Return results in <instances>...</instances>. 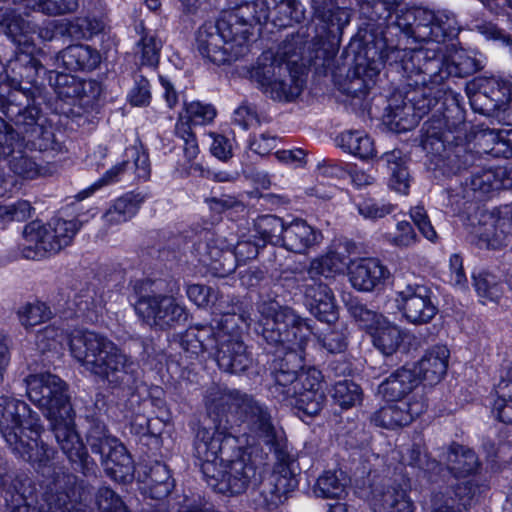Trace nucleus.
Here are the masks:
<instances>
[{
    "label": "nucleus",
    "mask_w": 512,
    "mask_h": 512,
    "mask_svg": "<svg viewBox=\"0 0 512 512\" xmlns=\"http://www.w3.org/2000/svg\"><path fill=\"white\" fill-rule=\"evenodd\" d=\"M80 228L77 219L55 217L47 223L32 221L24 227L20 253L30 260L54 255L72 243Z\"/></svg>",
    "instance_id": "11"
},
{
    "label": "nucleus",
    "mask_w": 512,
    "mask_h": 512,
    "mask_svg": "<svg viewBox=\"0 0 512 512\" xmlns=\"http://www.w3.org/2000/svg\"><path fill=\"white\" fill-rule=\"evenodd\" d=\"M353 246L349 242L334 244L326 254L314 258L303 278L316 283L321 278H330L348 269Z\"/></svg>",
    "instance_id": "26"
},
{
    "label": "nucleus",
    "mask_w": 512,
    "mask_h": 512,
    "mask_svg": "<svg viewBox=\"0 0 512 512\" xmlns=\"http://www.w3.org/2000/svg\"><path fill=\"white\" fill-rule=\"evenodd\" d=\"M472 277L475 290L483 304L497 302L501 298L502 285L495 275L481 270L478 273H473Z\"/></svg>",
    "instance_id": "43"
},
{
    "label": "nucleus",
    "mask_w": 512,
    "mask_h": 512,
    "mask_svg": "<svg viewBox=\"0 0 512 512\" xmlns=\"http://www.w3.org/2000/svg\"><path fill=\"white\" fill-rule=\"evenodd\" d=\"M33 51L34 47L21 50L14 59L8 61L3 71H1L12 89L37 90L31 102L41 96V87L37 83V78L40 71L44 70L40 61L33 56Z\"/></svg>",
    "instance_id": "23"
},
{
    "label": "nucleus",
    "mask_w": 512,
    "mask_h": 512,
    "mask_svg": "<svg viewBox=\"0 0 512 512\" xmlns=\"http://www.w3.org/2000/svg\"><path fill=\"white\" fill-rule=\"evenodd\" d=\"M251 238V235L248 238L243 235L237 241L235 237L210 240L199 247L202 250L200 261L214 270H221L223 274L231 273L235 269V262H245L256 257L260 243L256 239L252 243Z\"/></svg>",
    "instance_id": "17"
},
{
    "label": "nucleus",
    "mask_w": 512,
    "mask_h": 512,
    "mask_svg": "<svg viewBox=\"0 0 512 512\" xmlns=\"http://www.w3.org/2000/svg\"><path fill=\"white\" fill-rule=\"evenodd\" d=\"M396 454L401 456L402 465L419 467L427 472L434 471L438 467V463L436 461L428 459V457L423 454L419 445L414 444L411 447L406 448L405 451H393L391 455L393 459Z\"/></svg>",
    "instance_id": "48"
},
{
    "label": "nucleus",
    "mask_w": 512,
    "mask_h": 512,
    "mask_svg": "<svg viewBox=\"0 0 512 512\" xmlns=\"http://www.w3.org/2000/svg\"><path fill=\"white\" fill-rule=\"evenodd\" d=\"M285 224L283 221L273 215H263L257 218L254 222L251 237L258 239L264 245L269 242L272 244H280L282 242Z\"/></svg>",
    "instance_id": "41"
},
{
    "label": "nucleus",
    "mask_w": 512,
    "mask_h": 512,
    "mask_svg": "<svg viewBox=\"0 0 512 512\" xmlns=\"http://www.w3.org/2000/svg\"><path fill=\"white\" fill-rule=\"evenodd\" d=\"M314 11V37L309 46V60L328 59L337 51V38L350 22V11L334 0H311Z\"/></svg>",
    "instance_id": "13"
},
{
    "label": "nucleus",
    "mask_w": 512,
    "mask_h": 512,
    "mask_svg": "<svg viewBox=\"0 0 512 512\" xmlns=\"http://www.w3.org/2000/svg\"><path fill=\"white\" fill-rule=\"evenodd\" d=\"M196 44L202 57L217 65L237 59L232 57L230 45L226 44V39L222 37L217 23L209 22L203 24L198 29Z\"/></svg>",
    "instance_id": "30"
},
{
    "label": "nucleus",
    "mask_w": 512,
    "mask_h": 512,
    "mask_svg": "<svg viewBox=\"0 0 512 512\" xmlns=\"http://www.w3.org/2000/svg\"><path fill=\"white\" fill-rule=\"evenodd\" d=\"M43 431L39 418L20 400L0 397V432L12 451L23 460L45 466L54 451L41 439Z\"/></svg>",
    "instance_id": "6"
},
{
    "label": "nucleus",
    "mask_w": 512,
    "mask_h": 512,
    "mask_svg": "<svg viewBox=\"0 0 512 512\" xmlns=\"http://www.w3.org/2000/svg\"><path fill=\"white\" fill-rule=\"evenodd\" d=\"M332 396L339 406L349 408L360 402L361 389L354 382L343 380L334 385Z\"/></svg>",
    "instance_id": "50"
},
{
    "label": "nucleus",
    "mask_w": 512,
    "mask_h": 512,
    "mask_svg": "<svg viewBox=\"0 0 512 512\" xmlns=\"http://www.w3.org/2000/svg\"><path fill=\"white\" fill-rule=\"evenodd\" d=\"M300 42L297 36L284 43L276 56L270 51L264 52L250 72L251 79L273 100L290 102L302 92L304 81L293 74L290 68V64L297 62L293 58L298 55L292 47Z\"/></svg>",
    "instance_id": "8"
},
{
    "label": "nucleus",
    "mask_w": 512,
    "mask_h": 512,
    "mask_svg": "<svg viewBox=\"0 0 512 512\" xmlns=\"http://www.w3.org/2000/svg\"><path fill=\"white\" fill-rule=\"evenodd\" d=\"M299 289L304 293L307 308L318 320L332 323L337 319L334 295L322 281L313 283L307 278H302Z\"/></svg>",
    "instance_id": "28"
},
{
    "label": "nucleus",
    "mask_w": 512,
    "mask_h": 512,
    "mask_svg": "<svg viewBox=\"0 0 512 512\" xmlns=\"http://www.w3.org/2000/svg\"><path fill=\"white\" fill-rule=\"evenodd\" d=\"M10 160V167L14 173L26 178H33L37 174V167L34 161L24 156L22 151L16 153Z\"/></svg>",
    "instance_id": "63"
},
{
    "label": "nucleus",
    "mask_w": 512,
    "mask_h": 512,
    "mask_svg": "<svg viewBox=\"0 0 512 512\" xmlns=\"http://www.w3.org/2000/svg\"><path fill=\"white\" fill-rule=\"evenodd\" d=\"M410 217L417 226L419 232L430 242L435 243L438 235L432 226L426 210L423 206L417 205L410 210Z\"/></svg>",
    "instance_id": "60"
},
{
    "label": "nucleus",
    "mask_w": 512,
    "mask_h": 512,
    "mask_svg": "<svg viewBox=\"0 0 512 512\" xmlns=\"http://www.w3.org/2000/svg\"><path fill=\"white\" fill-rule=\"evenodd\" d=\"M387 404L375 412L373 422L375 425L395 429L409 425L416 417L426 410V403L422 396H410L409 399L386 401Z\"/></svg>",
    "instance_id": "25"
},
{
    "label": "nucleus",
    "mask_w": 512,
    "mask_h": 512,
    "mask_svg": "<svg viewBox=\"0 0 512 512\" xmlns=\"http://www.w3.org/2000/svg\"><path fill=\"white\" fill-rule=\"evenodd\" d=\"M187 121L194 125H205L213 121L216 109L211 104L192 101L184 104V113Z\"/></svg>",
    "instance_id": "51"
},
{
    "label": "nucleus",
    "mask_w": 512,
    "mask_h": 512,
    "mask_svg": "<svg viewBox=\"0 0 512 512\" xmlns=\"http://www.w3.org/2000/svg\"><path fill=\"white\" fill-rule=\"evenodd\" d=\"M28 398L50 420L56 441L70 462L88 467V454L74 425V414L65 383L51 373L29 375L25 379Z\"/></svg>",
    "instance_id": "5"
},
{
    "label": "nucleus",
    "mask_w": 512,
    "mask_h": 512,
    "mask_svg": "<svg viewBox=\"0 0 512 512\" xmlns=\"http://www.w3.org/2000/svg\"><path fill=\"white\" fill-rule=\"evenodd\" d=\"M298 485L296 477L291 471L283 467L280 471L274 472L261 492L264 504L268 509H273L282 504L288 493L292 492Z\"/></svg>",
    "instance_id": "35"
},
{
    "label": "nucleus",
    "mask_w": 512,
    "mask_h": 512,
    "mask_svg": "<svg viewBox=\"0 0 512 512\" xmlns=\"http://www.w3.org/2000/svg\"><path fill=\"white\" fill-rule=\"evenodd\" d=\"M92 452L101 457L106 473L115 481L127 482L133 477L134 465L121 442L107 434L103 424H95L87 435Z\"/></svg>",
    "instance_id": "16"
},
{
    "label": "nucleus",
    "mask_w": 512,
    "mask_h": 512,
    "mask_svg": "<svg viewBox=\"0 0 512 512\" xmlns=\"http://www.w3.org/2000/svg\"><path fill=\"white\" fill-rule=\"evenodd\" d=\"M207 409L210 423L197 430L194 456L211 488L223 494L242 493L256 471L250 457L237 445L273 446L282 430L264 405L239 391H215L207 400Z\"/></svg>",
    "instance_id": "2"
},
{
    "label": "nucleus",
    "mask_w": 512,
    "mask_h": 512,
    "mask_svg": "<svg viewBox=\"0 0 512 512\" xmlns=\"http://www.w3.org/2000/svg\"><path fill=\"white\" fill-rule=\"evenodd\" d=\"M55 92L60 98H79L83 93V83L77 77L58 73L55 78Z\"/></svg>",
    "instance_id": "53"
},
{
    "label": "nucleus",
    "mask_w": 512,
    "mask_h": 512,
    "mask_svg": "<svg viewBox=\"0 0 512 512\" xmlns=\"http://www.w3.org/2000/svg\"><path fill=\"white\" fill-rule=\"evenodd\" d=\"M78 0H0V25L6 27V35L19 47H34L37 26L21 16V10H38L48 15L74 12Z\"/></svg>",
    "instance_id": "10"
},
{
    "label": "nucleus",
    "mask_w": 512,
    "mask_h": 512,
    "mask_svg": "<svg viewBox=\"0 0 512 512\" xmlns=\"http://www.w3.org/2000/svg\"><path fill=\"white\" fill-rule=\"evenodd\" d=\"M449 272V281L453 286L459 289H465L467 287V277L463 269V260L459 254L450 256Z\"/></svg>",
    "instance_id": "61"
},
{
    "label": "nucleus",
    "mask_w": 512,
    "mask_h": 512,
    "mask_svg": "<svg viewBox=\"0 0 512 512\" xmlns=\"http://www.w3.org/2000/svg\"><path fill=\"white\" fill-rule=\"evenodd\" d=\"M448 470L453 474L451 491L460 504L468 505L484 488L477 472L480 463L475 452L458 444L451 445L445 455Z\"/></svg>",
    "instance_id": "14"
},
{
    "label": "nucleus",
    "mask_w": 512,
    "mask_h": 512,
    "mask_svg": "<svg viewBox=\"0 0 512 512\" xmlns=\"http://www.w3.org/2000/svg\"><path fill=\"white\" fill-rule=\"evenodd\" d=\"M60 501V499H58ZM25 502L22 505L12 507V512H85L82 508V504H71L70 507L65 505L62 507L60 502L51 503L48 498L42 497L41 502L35 500V504Z\"/></svg>",
    "instance_id": "47"
},
{
    "label": "nucleus",
    "mask_w": 512,
    "mask_h": 512,
    "mask_svg": "<svg viewBox=\"0 0 512 512\" xmlns=\"http://www.w3.org/2000/svg\"><path fill=\"white\" fill-rule=\"evenodd\" d=\"M409 483L399 474L394 479H384L373 489L372 506L375 512H413L414 506L407 495Z\"/></svg>",
    "instance_id": "24"
},
{
    "label": "nucleus",
    "mask_w": 512,
    "mask_h": 512,
    "mask_svg": "<svg viewBox=\"0 0 512 512\" xmlns=\"http://www.w3.org/2000/svg\"><path fill=\"white\" fill-rule=\"evenodd\" d=\"M150 98L149 82L145 78L137 80L128 94V100L133 106L148 105Z\"/></svg>",
    "instance_id": "62"
},
{
    "label": "nucleus",
    "mask_w": 512,
    "mask_h": 512,
    "mask_svg": "<svg viewBox=\"0 0 512 512\" xmlns=\"http://www.w3.org/2000/svg\"><path fill=\"white\" fill-rule=\"evenodd\" d=\"M347 270L351 285L359 291H371L390 276L387 267L376 258L350 259Z\"/></svg>",
    "instance_id": "31"
},
{
    "label": "nucleus",
    "mask_w": 512,
    "mask_h": 512,
    "mask_svg": "<svg viewBox=\"0 0 512 512\" xmlns=\"http://www.w3.org/2000/svg\"><path fill=\"white\" fill-rule=\"evenodd\" d=\"M506 185L501 186L493 171L486 170L470 177L469 182L465 183L467 192H495L500 189H508Z\"/></svg>",
    "instance_id": "49"
},
{
    "label": "nucleus",
    "mask_w": 512,
    "mask_h": 512,
    "mask_svg": "<svg viewBox=\"0 0 512 512\" xmlns=\"http://www.w3.org/2000/svg\"><path fill=\"white\" fill-rule=\"evenodd\" d=\"M59 59L70 71L92 70L98 66L101 56L96 49L88 45L77 44L64 49Z\"/></svg>",
    "instance_id": "37"
},
{
    "label": "nucleus",
    "mask_w": 512,
    "mask_h": 512,
    "mask_svg": "<svg viewBox=\"0 0 512 512\" xmlns=\"http://www.w3.org/2000/svg\"><path fill=\"white\" fill-rule=\"evenodd\" d=\"M418 384L416 371L405 365L385 379L378 388V393L386 401L409 399L407 394Z\"/></svg>",
    "instance_id": "34"
},
{
    "label": "nucleus",
    "mask_w": 512,
    "mask_h": 512,
    "mask_svg": "<svg viewBox=\"0 0 512 512\" xmlns=\"http://www.w3.org/2000/svg\"><path fill=\"white\" fill-rule=\"evenodd\" d=\"M314 493L322 498H341L346 491V482L341 471H326L319 476Z\"/></svg>",
    "instance_id": "44"
},
{
    "label": "nucleus",
    "mask_w": 512,
    "mask_h": 512,
    "mask_svg": "<svg viewBox=\"0 0 512 512\" xmlns=\"http://www.w3.org/2000/svg\"><path fill=\"white\" fill-rule=\"evenodd\" d=\"M135 310L147 325L162 330L176 328L183 325L188 319L185 305L171 295L142 296L136 302Z\"/></svg>",
    "instance_id": "18"
},
{
    "label": "nucleus",
    "mask_w": 512,
    "mask_h": 512,
    "mask_svg": "<svg viewBox=\"0 0 512 512\" xmlns=\"http://www.w3.org/2000/svg\"><path fill=\"white\" fill-rule=\"evenodd\" d=\"M395 303L403 317L411 324L429 323L437 314L431 291L423 285H407L396 292Z\"/></svg>",
    "instance_id": "22"
},
{
    "label": "nucleus",
    "mask_w": 512,
    "mask_h": 512,
    "mask_svg": "<svg viewBox=\"0 0 512 512\" xmlns=\"http://www.w3.org/2000/svg\"><path fill=\"white\" fill-rule=\"evenodd\" d=\"M141 194H123L119 196L113 205L104 214L105 224L111 226L126 222L133 217L138 211L140 204L143 202Z\"/></svg>",
    "instance_id": "40"
},
{
    "label": "nucleus",
    "mask_w": 512,
    "mask_h": 512,
    "mask_svg": "<svg viewBox=\"0 0 512 512\" xmlns=\"http://www.w3.org/2000/svg\"><path fill=\"white\" fill-rule=\"evenodd\" d=\"M336 141L342 150L360 159H370L376 155L373 140L364 131H345L337 137Z\"/></svg>",
    "instance_id": "39"
},
{
    "label": "nucleus",
    "mask_w": 512,
    "mask_h": 512,
    "mask_svg": "<svg viewBox=\"0 0 512 512\" xmlns=\"http://www.w3.org/2000/svg\"><path fill=\"white\" fill-rule=\"evenodd\" d=\"M34 207L29 200L19 199L7 204H0V217L13 220L24 221L32 216Z\"/></svg>",
    "instance_id": "57"
},
{
    "label": "nucleus",
    "mask_w": 512,
    "mask_h": 512,
    "mask_svg": "<svg viewBox=\"0 0 512 512\" xmlns=\"http://www.w3.org/2000/svg\"><path fill=\"white\" fill-rule=\"evenodd\" d=\"M37 90L32 89H17L11 88L7 83L4 75L0 72V111L12 121V116L9 114L10 108L16 106L20 110V114L25 108H28L31 100L35 97Z\"/></svg>",
    "instance_id": "38"
},
{
    "label": "nucleus",
    "mask_w": 512,
    "mask_h": 512,
    "mask_svg": "<svg viewBox=\"0 0 512 512\" xmlns=\"http://www.w3.org/2000/svg\"><path fill=\"white\" fill-rule=\"evenodd\" d=\"M65 339H68L71 356L79 365L110 387H124L133 381L132 359L113 341L94 331L75 330L67 337L64 329L49 325L37 332L35 345L41 353L59 352Z\"/></svg>",
    "instance_id": "4"
},
{
    "label": "nucleus",
    "mask_w": 512,
    "mask_h": 512,
    "mask_svg": "<svg viewBox=\"0 0 512 512\" xmlns=\"http://www.w3.org/2000/svg\"><path fill=\"white\" fill-rule=\"evenodd\" d=\"M258 312L260 316L255 330L262 334L267 343L277 346L278 353L287 351V362L291 361L290 358L301 360L313 333L307 320L275 301L259 304Z\"/></svg>",
    "instance_id": "7"
},
{
    "label": "nucleus",
    "mask_w": 512,
    "mask_h": 512,
    "mask_svg": "<svg viewBox=\"0 0 512 512\" xmlns=\"http://www.w3.org/2000/svg\"><path fill=\"white\" fill-rule=\"evenodd\" d=\"M471 107L483 115H493L510 101L509 86L494 77H478L468 85Z\"/></svg>",
    "instance_id": "21"
},
{
    "label": "nucleus",
    "mask_w": 512,
    "mask_h": 512,
    "mask_svg": "<svg viewBox=\"0 0 512 512\" xmlns=\"http://www.w3.org/2000/svg\"><path fill=\"white\" fill-rule=\"evenodd\" d=\"M349 311L360 327L368 332L377 350L384 355H392L397 351L403 341L402 332L397 325L361 303H352Z\"/></svg>",
    "instance_id": "20"
},
{
    "label": "nucleus",
    "mask_w": 512,
    "mask_h": 512,
    "mask_svg": "<svg viewBox=\"0 0 512 512\" xmlns=\"http://www.w3.org/2000/svg\"><path fill=\"white\" fill-rule=\"evenodd\" d=\"M162 43L153 34H145L138 42L142 64L155 65L158 63Z\"/></svg>",
    "instance_id": "58"
},
{
    "label": "nucleus",
    "mask_w": 512,
    "mask_h": 512,
    "mask_svg": "<svg viewBox=\"0 0 512 512\" xmlns=\"http://www.w3.org/2000/svg\"><path fill=\"white\" fill-rule=\"evenodd\" d=\"M492 413L503 423H512V368L507 379L502 380L496 389Z\"/></svg>",
    "instance_id": "42"
},
{
    "label": "nucleus",
    "mask_w": 512,
    "mask_h": 512,
    "mask_svg": "<svg viewBox=\"0 0 512 512\" xmlns=\"http://www.w3.org/2000/svg\"><path fill=\"white\" fill-rule=\"evenodd\" d=\"M360 15L379 25H390L398 28L406 38H413L410 31L402 29L398 25V18L407 10H415L420 7L408 8L402 5V0H356Z\"/></svg>",
    "instance_id": "27"
},
{
    "label": "nucleus",
    "mask_w": 512,
    "mask_h": 512,
    "mask_svg": "<svg viewBox=\"0 0 512 512\" xmlns=\"http://www.w3.org/2000/svg\"><path fill=\"white\" fill-rule=\"evenodd\" d=\"M18 133L0 118V157H13L21 152Z\"/></svg>",
    "instance_id": "54"
},
{
    "label": "nucleus",
    "mask_w": 512,
    "mask_h": 512,
    "mask_svg": "<svg viewBox=\"0 0 512 512\" xmlns=\"http://www.w3.org/2000/svg\"><path fill=\"white\" fill-rule=\"evenodd\" d=\"M131 154L134 158L132 163L124 161L113 166L103 175L102 178L94 182L88 189H85L82 192H95L96 190L104 188L108 184L119 181H129L131 179L132 171L138 179L147 180L150 176L148 154L144 151H139L136 148L131 149Z\"/></svg>",
    "instance_id": "29"
},
{
    "label": "nucleus",
    "mask_w": 512,
    "mask_h": 512,
    "mask_svg": "<svg viewBox=\"0 0 512 512\" xmlns=\"http://www.w3.org/2000/svg\"><path fill=\"white\" fill-rule=\"evenodd\" d=\"M438 122V126L429 125L426 128L421 144L427 153L428 168L449 176L471 165L475 157L463 145H446L448 137L439 131L441 121Z\"/></svg>",
    "instance_id": "15"
},
{
    "label": "nucleus",
    "mask_w": 512,
    "mask_h": 512,
    "mask_svg": "<svg viewBox=\"0 0 512 512\" xmlns=\"http://www.w3.org/2000/svg\"><path fill=\"white\" fill-rule=\"evenodd\" d=\"M398 19V25L410 31L414 41L427 42L430 46L401 50L388 44L385 36L375 38L365 45L363 54L357 55L354 70L348 76L347 92L354 97L366 94L385 64L401 74L409 86L423 88L425 99L422 105L414 107L404 103L391 108L390 122L401 131L411 129L432 108L447 77H466L481 66L477 59L462 49H453L448 56L444 55L442 42L457 29L452 13L419 8L403 12Z\"/></svg>",
    "instance_id": "1"
},
{
    "label": "nucleus",
    "mask_w": 512,
    "mask_h": 512,
    "mask_svg": "<svg viewBox=\"0 0 512 512\" xmlns=\"http://www.w3.org/2000/svg\"><path fill=\"white\" fill-rule=\"evenodd\" d=\"M321 234L303 220H294L285 225L282 244L286 249L303 253L320 241Z\"/></svg>",
    "instance_id": "36"
},
{
    "label": "nucleus",
    "mask_w": 512,
    "mask_h": 512,
    "mask_svg": "<svg viewBox=\"0 0 512 512\" xmlns=\"http://www.w3.org/2000/svg\"><path fill=\"white\" fill-rule=\"evenodd\" d=\"M357 209L359 214L365 219L376 220L392 213L395 206L374 198H365L357 203Z\"/></svg>",
    "instance_id": "56"
},
{
    "label": "nucleus",
    "mask_w": 512,
    "mask_h": 512,
    "mask_svg": "<svg viewBox=\"0 0 512 512\" xmlns=\"http://www.w3.org/2000/svg\"><path fill=\"white\" fill-rule=\"evenodd\" d=\"M17 315L21 325L30 328L48 321L52 312L45 303L36 301L21 306Z\"/></svg>",
    "instance_id": "45"
},
{
    "label": "nucleus",
    "mask_w": 512,
    "mask_h": 512,
    "mask_svg": "<svg viewBox=\"0 0 512 512\" xmlns=\"http://www.w3.org/2000/svg\"><path fill=\"white\" fill-rule=\"evenodd\" d=\"M238 13V8L224 12L217 24L226 39V44L230 45L232 57H242L248 52V43L251 36L252 25L247 19H238L236 23L228 24V16Z\"/></svg>",
    "instance_id": "33"
},
{
    "label": "nucleus",
    "mask_w": 512,
    "mask_h": 512,
    "mask_svg": "<svg viewBox=\"0 0 512 512\" xmlns=\"http://www.w3.org/2000/svg\"><path fill=\"white\" fill-rule=\"evenodd\" d=\"M9 110L12 122L28 148L44 153L47 157H55L66 151L63 134L38 107L30 103L21 114L16 106Z\"/></svg>",
    "instance_id": "12"
},
{
    "label": "nucleus",
    "mask_w": 512,
    "mask_h": 512,
    "mask_svg": "<svg viewBox=\"0 0 512 512\" xmlns=\"http://www.w3.org/2000/svg\"><path fill=\"white\" fill-rule=\"evenodd\" d=\"M274 393L282 401L308 416L317 415L325 403L322 374L315 367L290 371L281 368L274 374Z\"/></svg>",
    "instance_id": "9"
},
{
    "label": "nucleus",
    "mask_w": 512,
    "mask_h": 512,
    "mask_svg": "<svg viewBox=\"0 0 512 512\" xmlns=\"http://www.w3.org/2000/svg\"><path fill=\"white\" fill-rule=\"evenodd\" d=\"M449 350L446 346H434L423 355L421 360L410 368L416 371L417 381L423 380L429 385L439 383L446 374Z\"/></svg>",
    "instance_id": "32"
},
{
    "label": "nucleus",
    "mask_w": 512,
    "mask_h": 512,
    "mask_svg": "<svg viewBox=\"0 0 512 512\" xmlns=\"http://www.w3.org/2000/svg\"><path fill=\"white\" fill-rule=\"evenodd\" d=\"M382 237L389 245L397 248H408L418 242V236L407 220L397 221L395 229L384 233Z\"/></svg>",
    "instance_id": "46"
},
{
    "label": "nucleus",
    "mask_w": 512,
    "mask_h": 512,
    "mask_svg": "<svg viewBox=\"0 0 512 512\" xmlns=\"http://www.w3.org/2000/svg\"><path fill=\"white\" fill-rule=\"evenodd\" d=\"M96 505L98 512H128L122 500L107 487L98 490Z\"/></svg>",
    "instance_id": "59"
},
{
    "label": "nucleus",
    "mask_w": 512,
    "mask_h": 512,
    "mask_svg": "<svg viewBox=\"0 0 512 512\" xmlns=\"http://www.w3.org/2000/svg\"><path fill=\"white\" fill-rule=\"evenodd\" d=\"M512 130H484L480 133L478 139L480 145H488L494 144L491 149H484V152L490 153L492 155H498L499 153H503L506 157L512 153L510 149L507 147L502 150L501 148H496L497 146H506V138L511 137Z\"/></svg>",
    "instance_id": "55"
},
{
    "label": "nucleus",
    "mask_w": 512,
    "mask_h": 512,
    "mask_svg": "<svg viewBox=\"0 0 512 512\" xmlns=\"http://www.w3.org/2000/svg\"><path fill=\"white\" fill-rule=\"evenodd\" d=\"M187 297L198 307H213V313L219 312L222 317L216 327L211 325H195L189 327L181 336L179 344L189 357H198L204 353L215 356L220 369L229 373H241L251 364V358L240 340L241 324L250 325L252 319L239 308L231 311L223 309L224 301L218 298V292L201 284L187 286Z\"/></svg>",
    "instance_id": "3"
},
{
    "label": "nucleus",
    "mask_w": 512,
    "mask_h": 512,
    "mask_svg": "<svg viewBox=\"0 0 512 512\" xmlns=\"http://www.w3.org/2000/svg\"><path fill=\"white\" fill-rule=\"evenodd\" d=\"M153 485L151 487V496L153 498L166 497L172 490L173 484L170 480V472L168 468L160 463H157L151 469L150 475Z\"/></svg>",
    "instance_id": "52"
},
{
    "label": "nucleus",
    "mask_w": 512,
    "mask_h": 512,
    "mask_svg": "<svg viewBox=\"0 0 512 512\" xmlns=\"http://www.w3.org/2000/svg\"><path fill=\"white\" fill-rule=\"evenodd\" d=\"M233 121L243 129H248L258 123V117L252 107L241 105L235 110Z\"/></svg>",
    "instance_id": "64"
},
{
    "label": "nucleus",
    "mask_w": 512,
    "mask_h": 512,
    "mask_svg": "<svg viewBox=\"0 0 512 512\" xmlns=\"http://www.w3.org/2000/svg\"><path fill=\"white\" fill-rule=\"evenodd\" d=\"M238 13L228 16V24L236 23L238 19H247L253 22H266L271 12L275 13L280 26H290L294 22H301L305 17V9L298 0H255L240 5Z\"/></svg>",
    "instance_id": "19"
}]
</instances>
